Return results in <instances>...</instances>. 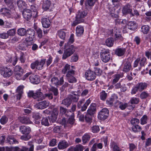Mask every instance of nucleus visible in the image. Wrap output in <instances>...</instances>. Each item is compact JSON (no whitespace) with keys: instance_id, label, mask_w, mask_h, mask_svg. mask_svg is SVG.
I'll list each match as a JSON object with an SVG mask.
<instances>
[{"instance_id":"a211bd4d","label":"nucleus","mask_w":151,"mask_h":151,"mask_svg":"<svg viewBox=\"0 0 151 151\" xmlns=\"http://www.w3.org/2000/svg\"><path fill=\"white\" fill-rule=\"evenodd\" d=\"M66 30L64 29L58 30L57 32V35L60 39L65 40L66 38Z\"/></svg>"},{"instance_id":"0eeeda50","label":"nucleus","mask_w":151,"mask_h":151,"mask_svg":"<svg viewBox=\"0 0 151 151\" xmlns=\"http://www.w3.org/2000/svg\"><path fill=\"white\" fill-rule=\"evenodd\" d=\"M109 113V111L107 109L103 108L99 113L98 118L101 120H104L108 116Z\"/></svg>"},{"instance_id":"9d476101","label":"nucleus","mask_w":151,"mask_h":151,"mask_svg":"<svg viewBox=\"0 0 151 151\" xmlns=\"http://www.w3.org/2000/svg\"><path fill=\"white\" fill-rule=\"evenodd\" d=\"M85 77L87 80L92 81L95 79L96 76L94 71L90 70L86 71L85 74Z\"/></svg>"},{"instance_id":"ddd939ff","label":"nucleus","mask_w":151,"mask_h":151,"mask_svg":"<svg viewBox=\"0 0 151 151\" xmlns=\"http://www.w3.org/2000/svg\"><path fill=\"white\" fill-rule=\"evenodd\" d=\"M49 106V102H47L46 101L39 102L37 103L36 105V107L39 109H43L46 108Z\"/></svg>"},{"instance_id":"dca6fc26","label":"nucleus","mask_w":151,"mask_h":151,"mask_svg":"<svg viewBox=\"0 0 151 151\" xmlns=\"http://www.w3.org/2000/svg\"><path fill=\"white\" fill-rule=\"evenodd\" d=\"M132 11V6L128 4L123 7L122 10V12L124 14H131Z\"/></svg>"},{"instance_id":"a19ab883","label":"nucleus","mask_w":151,"mask_h":151,"mask_svg":"<svg viewBox=\"0 0 151 151\" xmlns=\"http://www.w3.org/2000/svg\"><path fill=\"white\" fill-rule=\"evenodd\" d=\"M93 116V115L87 112V114L85 116V119L86 122H91Z\"/></svg>"},{"instance_id":"774afa93","label":"nucleus","mask_w":151,"mask_h":151,"mask_svg":"<svg viewBox=\"0 0 151 151\" xmlns=\"http://www.w3.org/2000/svg\"><path fill=\"white\" fill-rule=\"evenodd\" d=\"M76 151H83L84 149V147L81 145H78L75 147Z\"/></svg>"},{"instance_id":"c9c22d12","label":"nucleus","mask_w":151,"mask_h":151,"mask_svg":"<svg viewBox=\"0 0 151 151\" xmlns=\"http://www.w3.org/2000/svg\"><path fill=\"white\" fill-rule=\"evenodd\" d=\"M114 39L113 38H109L105 41V45L109 47H112L114 44Z\"/></svg>"},{"instance_id":"ea45409f","label":"nucleus","mask_w":151,"mask_h":151,"mask_svg":"<svg viewBox=\"0 0 151 151\" xmlns=\"http://www.w3.org/2000/svg\"><path fill=\"white\" fill-rule=\"evenodd\" d=\"M40 91V90H38L34 93V94L33 96L34 99H37L40 98V100H41L40 98L43 96V94Z\"/></svg>"},{"instance_id":"2eb2a0df","label":"nucleus","mask_w":151,"mask_h":151,"mask_svg":"<svg viewBox=\"0 0 151 151\" xmlns=\"http://www.w3.org/2000/svg\"><path fill=\"white\" fill-rule=\"evenodd\" d=\"M11 8L9 7H4L1 9L0 10V12L7 17L10 18L11 17Z\"/></svg>"},{"instance_id":"864d4df0","label":"nucleus","mask_w":151,"mask_h":151,"mask_svg":"<svg viewBox=\"0 0 151 151\" xmlns=\"http://www.w3.org/2000/svg\"><path fill=\"white\" fill-rule=\"evenodd\" d=\"M50 90L53 93V94L55 96H57L58 95V90L57 88L54 86H52L50 88Z\"/></svg>"},{"instance_id":"423d86ee","label":"nucleus","mask_w":151,"mask_h":151,"mask_svg":"<svg viewBox=\"0 0 151 151\" xmlns=\"http://www.w3.org/2000/svg\"><path fill=\"white\" fill-rule=\"evenodd\" d=\"M101 58L102 61L104 62H108L111 58V55L109 50H102L100 53Z\"/></svg>"},{"instance_id":"a878e982","label":"nucleus","mask_w":151,"mask_h":151,"mask_svg":"<svg viewBox=\"0 0 151 151\" xmlns=\"http://www.w3.org/2000/svg\"><path fill=\"white\" fill-rule=\"evenodd\" d=\"M45 62L46 59L41 60L40 62H39L38 60H36V69L39 70L42 69L43 68L44 65L45 63Z\"/></svg>"},{"instance_id":"a18cd8bd","label":"nucleus","mask_w":151,"mask_h":151,"mask_svg":"<svg viewBox=\"0 0 151 151\" xmlns=\"http://www.w3.org/2000/svg\"><path fill=\"white\" fill-rule=\"evenodd\" d=\"M68 97L71 100V102L72 101L75 102H77L79 99L78 96L75 94L69 95Z\"/></svg>"},{"instance_id":"e2e57ef3","label":"nucleus","mask_w":151,"mask_h":151,"mask_svg":"<svg viewBox=\"0 0 151 151\" xmlns=\"http://www.w3.org/2000/svg\"><path fill=\"white\" fill-rule=\"evenodd\" d=\"M28 45L27 44V45L25 43H21L19 44L18 47L20 50H26V47Z\"/></svg>"},{"instance_id":"052dcab7","label":"nucleus","mask_w":151,"mask_h":151,"mask_svg":"<svg viewBox=\"0 0 151 151\" xmlns=\"http://www.w3.org/2000/svg\"><path fill=\"white\" fill-rule=\"evenodd\" d=\"M70 69V65L66 64L62 70V72L63 74H65L68 70Z\"/></svg>"},{"instance_id":"aec40b11","label":"nucleus","mask_w":151,"mask_h":151,"mask_svg":"<svg viewBox=\"0 0 151 151\" xmlns=\"http://www.w3.org/2000/svg\"><path fill=\"white\" fill-rule=\"evenodd\" d=\"M41 20L42 26L44 28H47L50 27L51 22L48 19L43 17L42 18Z\"/></svg>"},{"instance_id":"f257e3e1","label":"nucleus","mask_w":151,"mask_h":151,"mask_svg":"<svg viewBox=\"0 0 151 151\" xmlns=\"http://www.w3.org/2000/svg\"><path fill=\"white\" fill-rule=\"evenodd\" d=\"M74 46L73 45H65L64 48L62 59L65 60L71 56L75 52Z\"/></svg>"},{"instance_id":"7c9ffc66","label":"nucleus","mask_w":151,"mask_h":151,"mask_svg":"<svg viewBox=\"0 0 151 151\" xmlns=\"http://www.w3.org/2000/svg\"><path fill=\"white\" fill-rule=\"evenodd\" d=\"M34 150V145L31 142H28L27 147L23 146V151H33Z\"/></svg>"},{"instance_id":"39448f33","label":"nucleus","mask_w":151,"mask_h":151,"mask_svg":"<svg viewBox=\"0 0 151 151\" xmlns=\"http://www.w3.org/2000/svg\"><path fill=\"white\" fill-rule=\"evenodd\" d=\"M35 32L33 29H29L27 30L26 40L28 45H30V43H32V42L35 38Z\"/></svg>"},{"instance_id":"c85d7f7f","label":"nucleus","mask_w":151,"mask_h":151,"mask_svg":"<svg viewBox=\"0 0 151 151\" xmlns=\"http://www.w3.org/2000/svg\"><path fill=\"white\" fill-rule=\"evenodd\" d=\"M19 121L22 124H31L32 122L30 121L29 117L27 116L20 117L19 118Z\"/></svg>"},{"instance_id":"bb28decb","label":"nucleus","mask_w":151,"mask_h":151,"mask_svg":"<svg viewBox=\"0 0 151 151\" xmlns=\"http://www.w3.org/2000/svg\"><path fill=\"white\" fill-rule=\"evenodd\" d=\"M128 28L132 30H134L137 29V25L134 21L129 22L127 24Z\"/></svg>"},{"instance_id":"680f3d73","label":"nucleus","mask_w":151,"mask_h":151,"mask_svg":"<svg viewBox=\"0 0 151 151\" xmlns=\"http://www.w3.org/2000/svg\"><path fill=\"white\" fill-rule=\"evenodd\" d=\"M31 137V136L29 134L22 135L20 137V139L24 141H27L30 139Z\"/></svg>"},{"instance_id":"603ef678","label":"nucleus","mask_w":151,"mask_h":151,"mask_svg":"<svg viewBox=\"0 0 151 151\" xmlns=\"http://www.w3.org/2000/svg\"><path fill=\"white\" fill-rule=\"evenodd\" d=\"M141 30L144 34H147L149 31V27L148 25H144L142 27Z\"/></svg>"},{"instance_id":"6e6552de","label":"nucleus","mask_w":151,"mask_h":151,"mask_svg":"<svg viewBox=\"0 0 151 151\" xmlns=\"http://www.w3.org/2000/svg\"><path fill=\"white\" fill-rule=\"evenodd\" d=\"M23 73V70L20 66L17 65L15 67L14 69V74L17 80H19L22 79V76Z\"/></svg>"},{"instance_id":"8fccbe9b","label":"nucleus","mask_w":151,"mask_h":151,"mask_svg":"<svg viewBox=\"0 0 151 151\" xmlns=\"http://www.w3.org/2000/svg\"><path fill=\"white\" fill-rule=\"evenodd\" d=\"M90 139V136L87 134H84L82 137V141L84 144L86 143Z\"/></svg>"},{"instance_id":"1a4fd4ad","label":"nucleus","mask_w":151,"mask_h":151,"mask_svg":"<svg viewBox=\"0 0 151 151\" xmlns=\"http://www.w3.org/2000/svg\"><path fill=\"white\" fill-rule=\"evenodd\" d=\"M84 99H82L78 103L77 106L78 108H81V111H85L87 108V106L91 103V100L90 99H88L85 103L83 106H82V104H84Z\"/></svg>"},{"instance_id":"f704fd0d","label":"nucleus","mask_w":151,"mask_h":151,"mask_svg":"<svg viewBox=\"0 0 151 151\" xmlns=\"http://www.w3.org/2000/svg\"><path fill=\"white\" fill-rule=\"evenodd\" d=\"M71 101L69 97L63 99L61 103V104L68 107L71 104Z\"/></svg>"},{"instance_id":"f03ea898","label":"nucleus","mask_w":151,"mask_h":151,"mask_svg":"<svg viewBox=\"0 0 151 151\" xmlns=\"http://www.w3.org/2000/svg\"><path fill=\"white\" fill-rule=\"evenodd\" d=\"M69 116L70 117L67 120H66L64 118L62 119L61 121V123L65 128L71 127L74 122L75 119H74V113L72 112L70 114Z\"/></svg>"},{"instance_id":"f8f14e48","label":"nucleus","mask_w":151,"mask_h":151,"mask_svg":"<svg viewBox=\"0 0 151 151\" xmlns=\"http://www.w3.org/2000/svg\"><path fill=\"white\" fill-rule=\"evenodd\" d=\"M22 15L24 18L27 21L30 19L32 16H33L32 11L27 9H23Z\"/></svg>"},{"instance_id":"37998d69","label":"nucleus","mask_w":151,"mask_h":151,"mask_svg":"<svg viewBox=\"0 0 151 151\" xmlns=\"http://www.w3.org/2000/svg\"><path fill=\"white\" fill-rule=\"evenodd\" d=\"M132 128V131L135 133L140 132L142 129L141 127L137 124L133 125Z\"/></svg>"},{"instance_id":"e433bc0d","label":"nucleus","mask_w":151,"mask_h":151,"mask_svg":"<svg viewBox=\"0 0 151 151\" xmlns=\"http://www.w3.org/2000/svg\"><path fill=\"white\" fill-rule=\"evenodd\" d=\"M34 28L36 31L38 37L41 38L43 36V32L42 30L36 25L34 26Z\"/></svg>"},{"instance_id":"20e7f679","label":"nucleus","mask_w":151,"mask_h":151,"mask_svg":"<svg viewBox=\"0 0 151 151\" xmlns=\"http://www.w3.org/2000/svg\"><path fill=\"white\" fill-rule=\"evenodd\" d=\"M0 73L4 77L7 78L12 75L13 72L10 68L7 67H3L0 68Z\"/></svg>"},{"instance_id":"c756f323","label":"nucleus","mask_w":151,"mask_h":151,"mask_svg":"<svg viewBox=\"0 0 151 151\" xmlns=\"http://www.w3.org/2000/svg\"><path fill=\"white\" fill-rule=\"evenodd\" d=\"M132 68V65L131 63L128 60L126 61L124 64L123 71L125 72H127L129 71Z\"/></svg>"},{"instance_id":"412c9836","label":"nucleus","mask_w":151,"mask_h":151,"mask_svg":"<svg viewBox=\"0 0 151 151\" xmlns=\"http://www.w3.org/2000/svg\"><path fill=\"white\" fill-rule=\"evenodd\" d=\"M126 49L124 47L117 48L115 50V54L118 56H121L124 55Z\"/></svg>"},{"instance_id":"5701e85b","label":"nucleus","mask_w":151,"mask_h":151,"mask_svg":"<svg viewBox=\"0 0 151 151\" xmlns=\"http://www.w3.org/2000/svg\"><path fill=\"white\" fill-rule=\"evenodd\" d=\"M114 37L116 39V40H119L122 41L123 38L121 35V32L120 29L116 28L114 31Z\"/></svg>"},{"instance_id":"3c124183","label":"nucleus","mask_w":151,"mask_h":151,"mask_svg":"<svg viewBox=\"0 0 151 151\" xmlns=\"http://www.w3.org/2000/svg\"><path fill=\"white\" fill-rule=\"evenodd\" d=\"M74 35L73 34H71L68 42L65 44V45H71L70 44L73 43L74 42Z\"/></svg>"},{"instance_id":"58836bf2","label":"nucleus","mask_w":151,"mask_h":151,"mask_svg":"<svg viewBox=\"0 0 151 151\" xmlns=\"http://www.w3.org/2000/svg\"><path fill=\"white\" fill-rule=\"evenodd\" d=\"M136 85L139 88V90L141 91L146 88L147 85L145 83H138Z\"/></svg>"},{"instance_id":"69168bd1","label":"nucleus","mask_w":151,"mask_h":151,"mask_svg":"<svg viewBox=\"0 0 151 151\" xmlns=\"http://www.w3.org/2000/svg\"><path fill=\"white\" fill-rule=\"evenodd\" d=\"M107 95V94L105 92V91H102L100 93V99L102 100H105L106 98Z\"/></svg>"},{"instance_id":"0e129e2a","label":"nucleus","mask_w":151,"mask_h":151,"mask_svg":"<svg viewBox=\"0 0 151 151\" xmlns=\"http://www.w3.org/2000/svg\"><path fill=\"white\" fill-rule=\"evenodd\" d=\"M8 121V119L6 116H2L0 119V122L2 124H5Z\"/></svg>"},{"instance_id":"09e8293b","label":"nucleus","mask_w":151,"mask_h":151,"mask_svg":"<svg viewBox=\"0 0 151 151\" xmlns=\"http://www.w3.org/2000/svg\"><path fill=\"white\" fill-rule=\"evenodd\" d=\"M31 9L32 10L34 13L33 14V17H36L37 16L38 12H37V8L35 6L31 5Z\"/></svg>"},{"instance_id":"b1692460","label":"nucleus","mask_w":151,"mask_h":151,"mask_svg":"<svg viewBox=\"0 0 151 151\" xmlns=\"http://www.w3.org/2000/svg\"><path fill=\"white\" fill-rule=\"evenodd\" d=\"M20 132L23 134H29L31 131L29 127H26L24 126H22L20 127Z\"/></svg>"},{"instance_id":"2f4dec72","label":"nucleus","mask_w":151,"mask_h":151,"mask_svg":"<svg viewBox=\"0 0 151 151\" xmlns=\"http://www.w3.org/2000/svg\"><path fill=\"white\" fill-rule=\"evenodd\" d=\"M84 29L83 27L81 26H78L76 28V34L78 36H80L83 34Z\"/></svg>"},{"instance_id":"bf43d9fd","label":"nucleus","mask_w":151,"mask_h":151,"mask_svg":"<svg viewBox=\"0 0 151 151\" xmlns=\"http://www.w3.org/2000/svg\"><path fill=\"white\" fill-rule=\"evenodd\" d=\"M46 97L48 98V99H52L53 98L52 94V93H45L44 96H43L40 98L41 100H42L44 99Z\"/></svg>"},{"instance_id":"49530a36","label":"nucleus","mask_w":151,"mask_h":151,"mask_svg":"<svg viewBox=\"0 0 151 151\" xmlns=\"http://www.w3.org/2000/svg\"><path fill=\"white\" fill-rule=\"evenodd\" d=\"M7 140L8 142L10 144H17L18 143V142L15 139L12 137H8Z\"/></svg>"},{"instance_id":"4d7b16f0","label":"nucleus","mask_w":151,"mask_h":151,"mask_svg":"<svg viewBox=\"0 0 151 151\" xmlns=\"http://www.w3.org/2000/svg\"><path fill=\"white\" fill-rule=\"evenodd\" d=\"M147 115H145L140 119L141 124L144 125L147 123Z\"/></svg>"},{"instance_id":"c03bdc74","label":"nucleus","mask_w":151,"mask_h":151,"mask_svg":"<svg viewBox=\"0 0 151 151\" xmlns=\"http://www.w3.org/2000/svg\"><path fill=\"white\" fill-rule=\"evenodd\" d=\"M146 61L147 59L145 57H143L140 59L139 64L140 67L139 68V70H140L141 67L145 66Z\"/></svg>"},{"instance_id":"6ab92c4d","label":"nucleus","mask_w":151,"mask_h":151,"mask_svg":"<svg viewBox=\"0 0 151 151\" xmlns=\"http://www.w3.org/2000/svg\"><path fill=\"white\" fill-rule=\"evenodd\" d=\"M51 3L50 0H47L44 2L42 8L45 10H49L50 11L52 10L51 9Z\"/></svg>"},{"instance_id":"4be33fe9","label":"nucleus","mask_w":151,"mask_h":151,"mask_svg":"<svg viewBox=\"0 0 151 151\" xmlns=\"http://www.w3.org/2000/svg\"><path fill=\"white\" fill-rule=\"evenodd\" d=\"M87 12L86 11H78L76 14V17L77 19H83V18H84L87 15Z\"/></svg>"},{"instance_id":"393cba45","label":"nucleus","mask_w":151,"mask_h":151,"mask_svg":"<svg viewBox=\"0 0 151 151\" xmlns=\"http://www.w3.org/2000/svg\"><path fill=\"white\" fill-rule=\"evenodd\" d=\"M60 113L62 115L64 114L67 117L70 116V114L72 113L71 111H67V109L65 108L62 106L60 107Z\"/></svg>"},{"instance_id":"f3484780","label":"nucleus","mask_w":151,"mask_h":151,"mask_svg":"<svg viewBox=\"0 0 151 151\" xmlns=\"http://www.w3.org/2000/svg\"><path fill=\"white\" fill-rule=\"evenodd\" d=\"M69 145L65 140H61L58 144V147L59 150H63L67 148Z\"/></svg>"},{"instance_id":"13d9d810","label":"nucleus","mask_w":151,"mask_h":151,"mask_svg":"<svg viewBox=\"0 0 151 151\" xmlns=\"http://www.w3.org/2000/svg\"><path fill=\"white\" fill-rule=\"evenodd\" d=\"M111 147L113 148V151H120L119 147L114 142H112L111 144Z\"/></svg>"},{"instance_id":"473e14b6","label":"nucleus","mask_w":151,"mask_h":151,"mask_svg":"<svg viewBox=\"0 0 151 151\" xmlns=\"http://www.w3.org/2000/svg\"><path fill=\"white\" fill-rule=\"evenodd\" d=\"M18 60L16 56L12 58L11 57H9L7 59L6 61L9 63H12L13 65H15Z\"/></svg>"},{"instance_id":"4468645a","label":"nucleus","mask_w":151,"mask_h":151,"mask_svg":"<svg viewBox=\"0 0 151 151\" xmlns=\"http://www.w3.org/2000/svg\"><path fill=\"white\" fill-rule=\"evenodd\" d=\"M30 82L34 84H37L40 81V78L38 76L32 75L29 77Z\"/></svg>"},{"instance_id":"de8ad7c7","label":"nucleus","mask_w":151,"mask_h":151,"mask_svg":"<svg viewBox=\"0 0 151 151\" xmlns=\"http://www.w3.org/2000/svg\"><path fill=\"white\" fill-rule=\"evenodd\" d=\"M66 77L68 81L70 83H73L76 82L77 80L76 78L73 76H69V75H68Z\"/></svg>"},{"instance_id":"cd10ccee","label":"nucleus","mask_w":151,"mask_h":151,"mask_svg":"<svg viewBox=\"0 0 151 151\" xmlns=\"http://www.w3.org/2000/svg\"><path fill=\"white\" fill-rule=\"evenodd\" d=\"M96 110V105L94 103L91 104L87 110V112L89 114L93 115Z\"/></svg>"},{"instance_id":"6e6d98bb","label":"nucleus","mask_w":151,"mask_h":151,"mask_svg":"<svg viewBox=\"0 0 151 151\" xmlns=\"http://www.w3.org/2000/svg\"><path fill=\"white\" fill-rule=\"evenodd\" d=\"M121 77V75L119 74H115L114 76V79L112 81L113 84H116L119 80Z\"/></svg>"},{"instance_id":"7ed1b4c3","label":"nucleus","mask_w":151,"mask_h":151,"mask_svg":"<svg viewBox=\"0 0 151 151\" xmlns=\"http://www.w3.org/2000/svg\"><path fill=\"white\" fill-rule=\"evenodd\" d=\"M118 99V97L117 96L114 94L110 98L107 100L106 104L110 106H111L114 105L116 107L120 103L117 100Z\"/></svg>"},{"instance_id":"338daca9","label":"nucleus","mask_w":151,"mask_h":151,"mask_svg":"<svg viewBox=\"0 0 151 151\" xmlns=\"http://www.w3.org/2000/svg\"><path fill=\"white\" fill-rule=\"evenodd\" d=\"M16 30L14 29L9 30L7 31V34L8 36H12L15 34Z\"/></svg>"},{"instance_id":"79ce46f5","label":"nucleus","mask_w":151,"mask_h":151,"mask_svg":"<svg viewBox=\"0 0 151 151\" xmlns=\"http://www.w3.org/2000/svg\"><path fill=\"white\" fill-rule=\"evenodd\" d=\"M17 4L18 7L21 9L25 7L26 5L25 2L22 0H18L17 1Z\"/></svg>"},{"instance_id":"4c0bfd02","label":"nucleus","mask_w":151,"mask_h":151,"mask_svg":"<svg viewBox=\"0 0 151 151\" xmlns=\"http://www.w3.org/2000/svg\"><path fill=\"white\" fill-rule=\"evenodd\" d=\"M27 30L23 28H21L17 30V33L21 36H26Z\"/></svg>"},{"instance_id":"9b49d317","label":"nucleus","mask_w":151,"mask_h":151,"mask_svg":"<svg viewBox=\"0 0 151 151\" xmlns=\"http://www.w3.org/2000/svg\"><path fill=\"white\" fill-rule=\"evenodd\" d=\"M51 82L52 84L55 86H61L64 83L63 77H61L59 80L58 77H54L51 78Z\"/></svg>"},{"instance_id":"72a5a7b5","label":"nucleus","mask_w":151,"mask_h":151,"mask_svg":"<svg viewBox=\"0 0 151 151\" xmlns=\"http://www.w3.org/2000/svg\"><path fill=\"white\" fill-rule=\"evenodd\" d=\"M17 94L16 96L17 99L20 100L21 99L22 94L23 93V88L22 86H19L17 89Z\"/></svg>"},{"instance_id":"5fc2aeb1","label":"nucleus","mask_w":151,"mask_h":151,"mask_svg":"<svg viewBox=\"0 0 151 151\" xmlns=\"http://www.w3.org/2000/svg\"><path fill=\"white\" fill-rule=\"evenodd\" d=\"M41 124L45 126H48L49 125L48 120L47 117H43L41 120Z\"/></svg>"}]
</instances>
